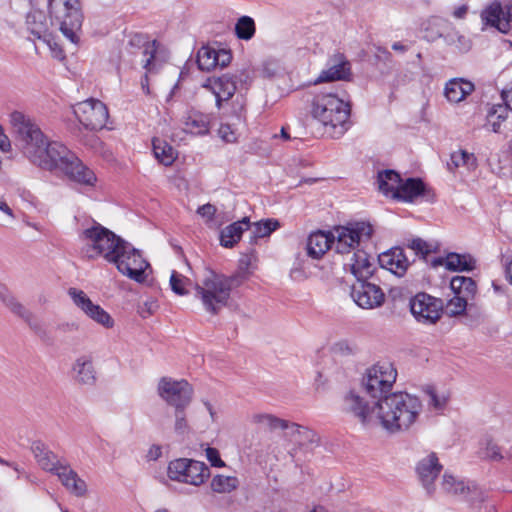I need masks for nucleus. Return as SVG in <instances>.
<instances>
[{"label": "nucleus", "mask_w": 512, "mask_h": 512, "mask_svg": "<svg viewBox=\"0 0 512 512\" xmlns=\"http://www.w3.org/2000/svg\"><path fill=\"white\" fill-rule=\"evenodd\" d=\"M206 457L214 467H224L225 462L221 459L219 451L213 447L206 448Z\"/></svg>", "instance_id": "55"}, {"label": "nucleus", "mask_w": 512, "mask_h": 512, "mask_svg": "<svg viewBox=\"0 0 512 512\" xmlns=\"http://www.w3.org/2000/svg\"><path fill=\"white\" fill-rule=\"evenodd\" d=\"M210 486L216 493H230L237 489L239 480L234 476L216 475L212 478Z\"/></svg>", "instance_id": "43"}, {"label": "nucleus", "mask_w": 512, "mask_h": 512, "mask_svg": "<svg viewBox=\"0 0 512 512\" xmlns=\"http://www.w3.org/2000/svg\"><path fill=\"white\" fill-rule=\"evenodd\" d=\"M216 50L210 47H201L197 53V64L200 70L210 71L216 67Z\"/></svg>", "instance_id": "45"}, {"label": "nucleus", "mask_w": 512, "mask_h": 512, "mask_svg": "<svg viewBox=\"0 0 512 512\" xmlns=\"http://www.w3.org/2000/svg\"><path fill=\"white\" fill-rule=\"evenodd\" d=\"M475 268V260L469 254L451 252L446 256V269L450 271L469 272Z\"/></svg>", "instance_id": "36"}, {"label": "nucleus", "mask_w": 512, "mask_h": 512, "mask_svg": "<svg viewBox=\"0 0 512 512\" xmlns=\"http://www.w3.org/2000/svg\"><path fill=\"white\" fill-rule=\"evenodd\" d=\"M250 228V220L244 217L226 226L220 233V243L223 247L232 248L241 239L244 230Z\"/></svg>", "instance_id": "31"}, {"label": "nucleus", "mask_w": 512, "mask_h": 512, "mask_svg": "<svg viewBox=\"0 0 512 512\" xmlns=\"http://www.w3.org/2000/svg\"><path fill=\"white\" fill-rule=\"evenodd\" d=\"M441 470L442 465L439 463L438 457L435 453H431L421 459L416 466L418 478L429 495H432L435 491L434 481Z\"/></svg>", "instance_id": "21"}, {"label": "nucleus", "mask_w": 512, "mask_h": 512, "mask_svg": "<svg viewBox=\"0 0 512 512\" xmlns=\"http://www.w3.org/2000/svg\"><path fill=\"white\" fill-rule=\"evenodd\" d=\"M240 278L237 275L225 276L212 270H207L202 283H194L190 278L172 271L170 286L172 291L180 296L189 294L188 288L195 290L196 298H199L205 310L211 314H218L219 311L228 305L233 287L240 285Z\"/></svg>", "instance_id": "1"}, {"label": "nucleus", "mask_w": 512, "mask_h": 512, "mask_svg": "<svg viewBox=\"0 0 512 512\" xmlns=\"http://www.w3.org/2000/svg\"><path fill=\"white\" fill-rule=\"evenodd\" d=\"M152 144L155 158L165 166L171 165L175 160L172 146L160 139H153Z\"/></svg>", "instance_id": "41"}, {"label": "nucleus", "mask_w": 512, "mask_h": 512, "mask_svg": "<svg viewBox=\"0 0 512 512\" xmlns=\"http://www.w3.org/2000/svg\"><path fill=\"white\" fill-rule=\"evenodd\" d=\"M428 394L430 397L429 404L435 409L440 410L446 405L447 398L438 396L433 389H429Z\"/></svg>", "instance_id": "57"}, {"label": "nucleus", "mask_w": 512, "mask_h": 512, "mask_svg": "<svg viewBox=\"0 0 512 512\" xmlns=\"http://www.w3.org/2000/svg\"><path fill=\"white\" fill-rule=\"evenodd\" d=\"M174 419V432L177 435L186 434L189 431L186 408L174 409Z\"/></svg>", "instance_id": "48"}, {"label": "nucleus", "mask_w": 512, "mask_h": 512, "mask_svg": "<svg viewBox=\"0 0 512 512\" xmlns=\"http://www.w3.org/2000/svg\"><path fill=\"white\" fill-rule=\"evenodd\" d=\"M377 424L389 433L407 431L422 411L420 399L406 392H394L374 401Z\"/></svg>", "instance_id": "3"}, {"label": "nucleus", "mask_w": 512, "mask_h": 512, "mask_svg": "<svg viewBox=\"0 0 512 512\" xmlns=\"http://www.w3.org/2000/svg\"><path fill=\"white\" fill-rule=\"evenodd\" d=\"M197 213L206 218L208 221L212 220L216 213V207L210 203L204 204L197 209Z\"/></svg>", "instance_id": "58"}, {"label": "nucleus", "mask_w": 512, "mask_h": 512, "mask_svg": "<svg viewBox=\"0 0 512 512\" xmlns=\"http://www.w3.org/2000/svg\"><path fill=\"white\" fill-rule=\"evenodd\" d=\"M502 98L506 104V106L512 110V82L511 87L502 92Z\"/></svg>", "instance_id": "64"}, {"label": "nucleus", "mask_w": 512, "mask_h": 512, "mask_svg": "<svg viewBox=\"0 0 512 512\" xmlns=\"http://www.w3.org/2000/svg\"><path fill=\"white\" fill-rule=\"evenodd\" d=\"M232 59V55L229 51L225 49L216 50V67L220 66L221 68L226 67Z\"/></svg>", "instance_id": "56"}, {"label": "nucleus", "mask_w": 512, "mask_h": 512, "mask_svg": "<svg viewBox=\"0 0 512 512\" xmlns=\"http://www.w3.org/2000/svg\"><path fill=\"white\" fill-rule=\"evenodd\" d=\"M167 475L172 481L200 486L210 477V469L204 462L178 458L169 462Z\"/></svg>", "instance_id": "10"}, {"label": "nucleus", "mask_w": 512, "mask_h": 512, "mask_svg": "<svg viewBox=\"0 0 512 512\" xmlns=\"http://www.w3.org/2000/svg\"><path fill=\"white\" fill-rule=\"evenodd\" d=\"M408 248L413 250L416 255L420 256L424 260L431 252H433L432 246L421 238L412 239L408 244Z\"/></svg>", "instance_id": "51"}, {"label": "nucleus", "mask_w": 512, "mask_h": 512, "mask_svg": "<svg viewBox=\"0 0 512 512\" xmlns=\"http://www.w3.org/2000/svg\"><path fill=\"white\" fill-rule=\"evenodd\" d=\"M503 15L502 7L499 3H493L484 9L481 13V20L483 23V29L486 26L497 28L502 33H507L510 29V20H504L501 16Z\"/></svg>", "instance_id": "30"}, {"label": "nucleus", "mask_w": 512, "mask_h": 512, "mask_svg": "<svg viewBox=\"0 0 512 512\" xmlns=\"http://www.w3.org/2000/svg\"><path fill=\"white\" fill-rule=\"evenodd\" d=\"M410 311L419 323L432 325L441 318L443 302L427 293H418L410 300Z\"/></svg>", "instance_id": "15"}, {"label": "nucleus", "mask_w": 512, "mask_h": 512, "mask_svg": "<svg viewBox=\"0 0 512 512\" xmlns=\"http://www.w3.org/2000/svg\"><path fill=\"white\" fill-rule=\"evenodd\" d=\"M378 264L397 276H402L406 272L409 262L400 247H393L389 251L383 252L378 256Z\"/></svg>", "instance_id": "23"}, {"label": "nucleus", "mask_w": 512, "mask_h": 512, "mask_svg": "<svg viewBox=\"0 0 512 512\" xmlns=\"http://www.w3.org/2000/svg\"><path fill=\"white\" fill-rule=\"evenodd\" d=\"M335 350L342 355H350L353 353L352 347L345 341L338 342L335 345Z\"/></svg>", "instance_id": "62"}, {"label": "nucleus", "mask_w": 512, "mask_h": 512, "mask_svg": "<svg viewBox=\"0 0 512 512\" xmlns=\"http://www.w3.org/2000/svg\"><path fill=\"white\" fill-rule=\"evenodd\" d=\"M474 91V84L464 79H452L446 83L445 96L449 102L459 103Z\"/></svg>", "instance_id": "32"}, {"label": "nucleus", "mask_w": 512, "mask_h": 512, "mask_svg": "<svg viewBox=\"0 0 512 512\" xmlns=\"http://www.w3.org/2000/svg\"><path fill=\"white\" fill-rule=\"evenodd\" d=\"M235 32L239 39L249 40L255 34V22L249 16H242L235 25Z\"/></svg>", "instance_id": "46"}, {"label": "nucleus", "mask_w": 512, "mask_h": 512, "mask_svg": "<svg viewBox=\"0 0 512 512\" xmlns=\"http://www.w3.org/2000/svg\"><path fill=\"white\" fill-rule=\"evenodd\" d=\"M125 245H128L132 251L122 253L119 249V261L122 260L127 270L123 269L122 271H118L138 283H143L146 280L145 271L150 265L143 258L140 250L133 247L132 244L127 241L125 242Z\"/></svg>", "instance_id": "19"}, {"label": "nucleus", "mask_w": 512, "mask_h": 512, "mask_svg": "<svg viewBox=\"0 0 512 512\" xmlns=\"http://www.w3.org/2000/svg\"><path fill=\"white\" fill-rule=\"evenodd\" d=\"M337 236L331 232L316 231L309 235L306 244L308 256L313 259L321 258L332 246L336 245Z\"/></svg>", "instance_id": "24"}, {"label": "nucleus", "mask_w": 512, "mask_h": 512, "mask_svg": "<svg viewBox=\"0 0 512 512\" xmlns=\"http://www.w3.org/2000/svg\"><path fill=\"white\" fill-rule=\"evenodd\" d=\"M77 120L89 130H100L105 127L109 113L106 105L97 99H87L73 106Z\"/></svg>", "instance_id": "12"}, {"label": "nucleus", "mask_w": 512, "mask_h": 512, "mask_svg": "<svg viewBox=\"0 0 512 512\" xmlns=\"http://www.w3.org/2000/svg\"><path fill=\"white\" fill-rule=\"evenodd\" d=\"M283 438L294 447L289 450V455L294 458L297 450L307 448L317 442L316 433L308 427L294 422H287V428L283 431Z\"/></svg>", "instance_id": "20"}, {"label": "nucleus", "mask_w": 512, "mask_h": 512, "mask_svg": "<svg viewBox=\"0 0 512 512\" xmlns=\"http://www.w3.org/2000/svg\"><path fill=\"white\" fill-rule=\"evenodd\" d=\"M441 488L445 493L452 495H467L470 493V487L462 480L456 479L453 475L444 473L441 482Z\"/></svg>", "instance_id": "40"}, {"label": "nucleus", "mask_w": 512, "mask_h": 512, "mask_svg": "<svg viewBox=\"0 0 512 512\" xmlns=\"http://www.w3.org/2000/svg\"><path fill=\"white\" fill-rule=\"evenodd\" d=\"M397 371L389 362L377 363L367 369L362 378V388L365 393L376 401L384 395H388L392 385L396 381Z\"/></svg>", "instance_id": "9"}, {"label": "nucleus", "mask_w": 512, "mask_h": 512, "mask_svg": "<svg viewBox=\"0 0 512 512\" xmlns=\"http://www.w3.org/2000/svg\"><path fill=\"white\" fill-rule=\"evenodd\" d=\"M283 69L278 61L268 60L263 64V75L269 78L276 77L282 73Z\"/></svg>", "instance_id": "52"}, {"label": "nucleus", "mask_w": 512, "mask_h": 512, "mask_svg": "<svg viewBox=\"0 0 512 512\" xmlns=\"http://www.w3.org/2000/svg\"><path fill=\"white\" fill-rule=\"evenodd\" d=\"M450 288L454 294H460L467 300L474 299L477 292L476 282L465 276H455L450 281Z\"/></svg>", "instance_id": "37"}, {"label": "nucleus", "mask_w": 512, "mask_h": 512, "mask_svg": "<svg viewBox=\"0 0 512 512\" xmlns=\"http://www.w3.org/2000/svg\"><path fill=\"white\" fill-rule=\"evenodd\" d=\"M450 28V22L440 17L431 18L424 30V38L429 42H435L440 38L445 41V35Z\"/></svg>", "instance_id": "35"}, {"label": "nucleus", "mask_w": 512, "mask_h": 512, "mask_svg": "<svg viewBox=\"0 0 512 512\" xmlns=\"http://www.w3.org/2000/svg\"><path fill=\"white\" fill-rule=\"evenodd\" d=\"M251 422L263 426L270 432L277 430L283 432L284 429L287 428L288 420L279 418L273 414L256 413L251 416Z\"/></svg>", "instance_id": "38"}, {"label": "nucleus", "mask_w": 512, "mask_h": 512, "mask_svg": "<svg viewBox=\"0 0 512 512\" xmlns=\"http://www.w3.org/2000/svg\"><path fill=\"white\" fill-rule=\"evenodd\" d=\"M157 390L159 396L174 409L187 408L193 398V388L186 380L162 377Z\"/></svg>", "instance_id": "11"}, {"label": "nucleus", "mask_w": 512, "mask_h": 512, "mask_svg": "<svg viewBox=\"0 0 512 512\" xmlns=\"http://www.w3.org/2000/svg\"><path fill=\"white\" fill-rule=\"evenodd\" d=\"M342 410L356 418L363 426L377 425V408L374 401L366 400L355 391H349L344 396Z\"/></svg>", "instance_id": "13"}, {"label": "nucleus", "mask_w": 512, "mask_h": 512, "mask_svg": "<svg viewBox=\"0 0 512 512\" xmlns=\"http://www.w3.org/2000/svg\"><path fill=\"white\" fill-rule=\"evenodd\" d=\"M13 314L21 318L41 340L46 341L49 339V334L45 324L23 304H21L20 308H17Z\"/></svg>", "instance_id": "33"}, {"label": "nucleus", "mask_w": 512, "mask_h": 512, "mask_svg": "<svg viewBox=\"0 0 512 512\" xmlns=\"http://www.w3.org/2000/svg\"><path fill=\"white\" fill-rule=\"evenodd\" d=\"M278 227L279 222L273 219H266L253 224L250 223V228H248L251 230L250 244H256L258 239L269 236Z\"/></svg>", "instance_id": "39"}, {"label": "nucleus", "mask_w": 512, "mask_h": 512, "mask_svg": "<svg viewBox=\"0 0 512 512\" xmlns=\"http://www.w3.org/2000/svg\"><path fill=\"white\" fill-rule=\"evenodd\" d=\"M184 131L193 135H206L210 131L211 117L200 111L188 110L182 119Z\"/></svg>", "instance_id": "26"}, {"label": "nucleus", "mask_w": 512, "mask_h": 512, "mask_svg": "<svg viewBox=\"0 0 512 512\" xmlns=\"http://www.w3.org/2000/svg\"><path fill=\"white\" fill-rule=\"evenodd\" d=\"M468 300L460 294H455L447 303V309L451 316L461 315L465 312Z\"/></svg>", "instance_id": "49"}, {"label": "nucleus", "mask_w": 512, "mask_h": 512, "mask_svg": "<svg viewBox=\"0 0 512 512\" xmlns=\"http://www.w3.org/2000/svg\"><path fill=\"white\" fill-rule=\"evenodd\" d=\"M245 110V100L242 96H237L232 102L231 116L237 121H241Z\"/></svg>", "instance_id": "53"}, {"label": "nucleus", "mask_w": 512, "mask_h": 512, "mask_svg": "<svg viewBox=\"0 0 512 512\" xmlns=\"http://www.w3.org/2000/svg\"><path fill=\"white\" fill-rule=\"evenodd\" d=\"M10 123L24 155L31 160L47 137L33 119L20 111L10 114Z\"/></svg>", "instance_id": "8"}, {"label": "nucleus", "mask_w": 512, "mask_h": 512, "mask_svg": "<svg viewBox=\"0 0 512 512\" xmlns=\"http://www.w3.org/2000/svg\"><path fill=\"white\" fill-rule=\"evenodd\" d=\"M219 134L226 142H232L235 140L234 133L229 124H222L219 128Z\"/></svg>", "instance_id": "61"}, {"label": "nucleus", "mask_w": 512, "mask_h": 512, "mask_svg": "<svg viewBox=\"0 0 512 512\" xmlns=\"http://www.w3.org/2000/svg\"><path fill=\"white\" fill-rule=\"evenodd\" d=\"M81 239L85 242L82 248L85 258L93 260L102 256L109 263H113L117 270H127L122 260L119 261V249L122 253L132 251L125 245L126 240L97 222L82 232Z\"/></svg>", "instance_id": "5"}, {"label": "nucleus", "mask_w": 512, "mask_h": 512, "mask_svg": "<svg viewBox=\"0 0 512 512\" xmlns=\"http://www.w3.org/2000/svg\"><path fill=\"white\" fill-rule=\"evenodd\" d=\"M36 154L32 156L31 163L41 169L53 171L61 170L69 179L87 186H93L97 181L95 173L63 144L48 141L41 145Z\"/></svg>", "instance_id": "4"}, {"label": "nucleus", "mask_w": 512, "mask_h": 512, "mask_svg": "<svg viewBox=\"0 0 512 512\" xmlns=\"http://www.w3.org/2000/svg\"><path fill=\"white\" fill-rule=\"evenodd\" d=\"M312 116L324 127V133L332 138L341 137L350 127L351 107L332 93L315 96Z\"/></svg>", "instance_id": "6"}, {"label": "nucleus", "mask_w": 512, "mask_h": 512, "mask_svg": "<svg viewBox=\"0 0 512 512\" xmlns=\"http://www.w3.org/2000/svg\"><path fill=\"white\" fill-rule=\"evenodd\" d=\"M401 181L402 179L396 171L384 170L378 172L376 183L380 192L394 199L395 191H398Z\"/></svg>", "instance_id": "34"}, {"label": "nucleus", "mask_w": 512, "mask_h": 512, "mask_svg": "<svg viewBox=\"0 0 512 512\" xmlns=\"http://www.w3.org/2000/svg\"><path fill=\"white\" fill-rule=\"evenodd\" d=\"M26 27L37 39L50 42L48 22L46 15L41 10H33L27 14Z\"/></svg>", "instance_id": "29"}, {"label": "nucleus", "mask_w": 512, "mask_h": 512, "mask_svg": "<svg viewBox=\"0 0 512 512\" xmlns=\"http://www.w3.org/2000/svg\"><path fill=\"white\" fill-rule=\"evenodd\" d=\"M31 451L34 455L35 460L37 463L45 457L50 449L44 444L42 441H34L31 445Z\"/></svg>", "instance_id": "54"}, {"label": "nucleus", "mask_w": 512, "mask_h": 512, "mask_svg": "<svg viewBox=\"0 0 512 512\" xmlns=\"http://www.w3.org/2000/svg\"><path fill=\"white\" fill-rule=\"evenodd\" d=\"M72 370L77 383L81 385H93L96 382V371L91 356H79L73 363Z\"/></svg>", "instance_id": "28"}, {"label": "nucleus", "mask_w": 512, "mask_h": 512, "mask_svg": "<svg viewBox=\"0 0 512 512\" xmlns=\"http://www.w3.org/2000/svg\"><path fill=\"white\" fill-rule=\"evenodd\" d=\"M350 75V62L343 54L337 53L329 59L328 68L320 73L315 83L348 80Z\"/></svg>", "instance_id": "22"}, {"label": "nucleus", "mask_w": 512, "mask_h": 512, "mask_svg": "<svg viewBox=\"0 0 512 512\" xmlns=\"http://www.w3.org/2000/svg\"><path fill=\"white\" fill-rule=\"evenodd\" d=\"M62 485L73 495L83 497L87 493L86 482L67 463L57 474Z\"/></svg>", "instance_id": "27"}, {"label": "nucleus", "mask_w": 512, "mask_h": 512, "mask_svg": "<svg viewBox=\"0 0 512 512\" xmlns=\"http://www.w3.org/2000/svg\"><path fill=\"white\" fill-rule=\"evenodd\" d=\"M445 43L450 46H455L460 52H468L471 48V41L454 27L450 22V28L445 35Z\"/></svg>", "instance_id": "42"}, {"label": "nucleus", "mask_w": 512, "mask_h": 512, "mask_svg": "<svg viewBox=\"0 0 512 512\" xmlns=\"http://www.w3.org/2000/svg\"><path fill=\"white\" fill-rule=\"evenodd\" d=\"M255 259V250L251 247L248 252L243 254L240 259V264L242 266L248 267L251 264V261Z\"/></svg>", "instance_id": "63"}, {"label": "nucleus", "mask_w": 512, "mask_h": 512, "mask_svg": "<svg viewBox=\"0 0 512 512\" xmlns=\"http://www.w3.org/2000/svg\"><path fill=\"white\" fill-rule=\"evenodd\" d=\"M47 45L50 47L53 56L59 60H63L65 58V54L63 49L54 41L52 35L50 34V42L45 41Z\"/></svg>", "instance_id": "60"}, {"label": "nucleus", "mask_w": 512, "mask_h": 512, "mask_svg": "<svg viewBox=\"0 0 512 512\" xmlns=\"http://www.w3.org/2000/svg\"><path fill=\"white\" fill-rule=\"evenodd\" d=\"M155 41L150 42L148 38L140 33L131 34L126 46L121 52V58L125 61L133 62L134 57L143 55L141 64L144 69L150 71V65L155 57Z\"/></svg>", "instance_id": "17"}, {"label": "nucleus", "mask_w": 512, "mask_h": 512, "mask_svg": "<svg viewBox=\"0 0 512 512\" xmlns=\"http://www.w3.org/2000/svg\"><path fill=\"white\" fill-rule=\"evenodd\" d=\"M66 464H67L66 461H61L59 459V457L51 450L48 452V454L45 457H43L38 462V465L44 471L50 472L54 475H56Z\"/></svg>", "instance_id": "47"}, {"label": "nucleus", "mask_w": 512, "mask_h": 512, "mask_svg": "<svg viewBox=\"0 0 512 512\" xmlns=\"http://www.w3.org/2000/svg\"><path fill=\"white\" fill-rule=\"evenodd\" d=\"M336 252L347 254L343 263L344 269L350 271L356 281L370 279L377 270L375 259L364 249H355L356 246L369 241L373 234L370 223L360 221L351 222L336 229Z\"/></svg>", "instance_id": "2"}, {"label": "nucleus", "mask_w": 512, "mask_h": 512, "mask_svg": "<svg viewBox=\"0 0 512 512\" xmlns=\"http://www.w3.org/2000/svg\"><path fill=\"white\" fill-rule=\"evenodd\" d=\"M0 301L13 313L22 304L17 298L8 290V288L0 283Z\"/></svg>", "instance_id": "50"}, {"label": "nucleus", "mask_w": 512, "mask_h": 512, "mask_svg": "<svg viewBox=\"0 0 512 512\" xmlns=\"http://www.w3.org/2000/svg\"><path fill=\"white\" fill-rule=\"evenodd\" d=\"M429 190L419 178H408L401 181L398 191H395L394 199L404 202H414L420 196H427Z\"/></svg>", "instance_id": "25"}, {"label": "nucleus", "mask_w": 512, "mask_h": 512, "mask_svg": "<svg viewBox=\"0 0 512 512\" xmlns=\"http://www.w3.org/2000/svg\"><path fill=\"white\" fill-rule=\"evenodd\" d=\"M48 14L52 25H56L63 36L77 46L83 23L79 0H47Z\"/></svg>", "instance_id": "7"}, {"label": "nucleus", "mask_w": 512, "mask_h": 512, "mask_svg": "<svg viewBox=\"0 0 512 512\" xmlns=\"http://www.w3.org/2000/svg\"><path fill=\"white\" fill-rule=\"evenodd\" d=\"M74 304L81 309L87 317L105 328H112L114 320L101 306L94 304L87 294L77 288H70L68 291Z\"/></svg>", "instance_id": "18"}, {"label": "nucleus", "mask_w": 512, "mask_h": 512, "mask_svg": "<svg viewBox=\"0 0 512 512\" xmlns=\"http://www.w3.org/2000/svg\"><path fill=\"white\" fill-rule=\"evenodd\" d=\"M351 297L363 309L378 308L385 302V294L382 288L370 282L369 279L356 281L352 284Z\"/></svg>", "instance_id": "16"}, {"label": "nucleus", "mask_w": 512, "mask_h": 512, "mask_svg": "<svg viewBox=\"0 0 512 512\" xmlns=\"http://www.w3.org/2000/svg\"><path fill=\"white\" fill-rule=\"evenodd\" d=\"M507 106L492 109L487 115V122L485 126L491 131L500 132L502 123L507 119Z\"/></svg>", "instance_id": "44"}, {"label": "nucleus", "mask_w": 512, "mask_h": 512, "mask_svg": "<svg viewBox=\"0 0 512 512\" xmlns=\"http://www.w3.org/2000/svg\"><path fill=\"white\" fill-rule=\"evenodd\" d=\"M465 160H464V150H459L451 154L450 163H448L449 168L451 169L452 166L454 168L464 166Z\"/></svg>", "instance_id": "59"}, {"label": "nucleus", "mask_w": 512, "mask_h": 512, "mask_svg": "<svg viewBox=\"0 0 512 512\" xmlns=\"http://www.w3.org/2000/svg\"><path fill=\"white\" fill-rule=\"evenodd\" d=\"M250 79L246 71H241L237 75L224 74L219 77L208 78L204 87L211 90L216 97V106L223 108V104L228 102L237 90V83H247Z\"/></svg>", "instance_id": "14"}]
</instances>
